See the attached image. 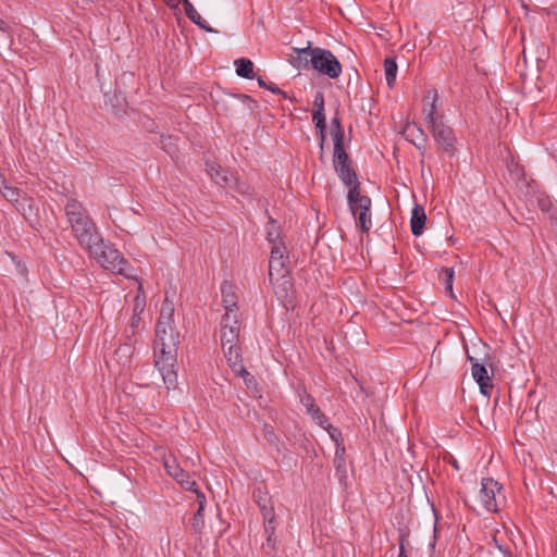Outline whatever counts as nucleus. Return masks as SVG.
<instances>
[{
    "label": "nucleus",
    "instance_id": "f257e3e1",
    "mask_svg": "<svg viewBox=\"0 0 557 557\" xmlns=\"http://www.w3.org/2000/svg\"><path fill=\"white\" fill-rule=\"evenodd\" d=\"M174 305L166 297L160 310L156 325V339L153 345L154 367L162 376L168 389H174L177 385V349L180 333L174 326Z\"/></svg>",
    "mask_w": 557,
    "mask_h": 557
},
{
    "label": "nucleus",
    "instance_id": "f03ea898",
    "mask_svg": "<svg viewBox=\"0 0 557 557\" xmlns=\"http://www.w3.org/2000/svg\"><path fill=\"white\" fill-rule=\"evenodd\" d=\"M347 205L356 220V225L362 233H368L372 227V200L369 196L361 194V184H355L348 189Z\"/></svg>",
    "mask_w": 557,
    "mask_h": 557
},
{
    "label": "nucleus",
    "instance_id": "7ed1b4c3",
    "mask_svg": "<svg viewBox=\"0 0 557 557\" xmlns=\"http://www.w3.org/2000/svg\"><path fill=\"white\" fill-rule=\"evenodd\" d=\"M97 248V250L91 249L89 253L102 268L116 274L129 276L131 263L109 242L102 239Z\"/></svg>",
    "mask_w": 557,
    "mask_h": 557
},
{
    "label": "nucleus",
    "instance_id": "20e7f679",
    "mask_svg": "<svg viewBox=\"0 0 557 557\" xmlns=\"http://www.w3.org/2000/svg\"><path fill=\"white\" fill-rule=\"evenodd\" d=\"M332 162L335 173L348 189L352 188L355 184H361L354 169L352 160L345 149V145L334 146Z\"/></svg>",
    "mask_w": 557,
    "mask_h": 557
},
{
    "label": "nucleus",
    "instance_id": "39448f33",
    "mask_svg": "<svg viewBox=\"0 0 557 557\" xmlns=\"http://www.w3.org/2000/svg\"><path fill=\"white\" fill-rule=\"evenodd\" d=\"M309 61H311V69L332 79L338 78L342 74V64L331 50L314 47Z\"/></svg>",
    "mask_w": 557,
    "mask_h": 557
},
{
    "label": "nucleus",
    "instance_id": "423d86ee",
    "mask_svg": "<svg viewBox=\"0 0 557 557\" xmlns=\"http://www.w3.org/2000/svg\"><path fill=\"white\" fill-rule=\"evenodd\" d=\"M72 233L77 239L79 246L87 249L88 252L91 249L97 250V245L103 239L97 225L91 219L74 225Z\"/></svg>",
    "mask_w": 557,
    "mask_h": 557
},
{
    "label": "nucleus",
    "instance_id": "0eeeda50",
    "mask_svg": "<svg viewBox=\"0 0 557 557\" xmlns=\"http://www.w3.org/2000/svg\"><path fill=\"white\" fill-rule=\"evenodd\" d=\"M440 147L445 153L449 157L455 156L456 153V143L457 138L455 136L454 129L447 125L444 121H440L438 123H434V125L428 127Z\"/></svg>",
    "mask_w": 557,
    "mask_h": 557
},
{
    "label": "nucleus",
    "instance_id": "6e6552de",
    "mask_svg": "<svg viewBox=\"0 0 557 557\" xmlns=\"http://www.w3.org/2000/svg\"><path fill=\"white\" fill-rule=\"evenodd\" d=\"M502 488V485H499V483L494 479H482L479 497L482 506L486 511L497 512L499 510L497 504V494L500 493Z\"/></svg>",
    "mask_w": 557,
    "mask_h": 557
},
{
    "label": "nucleus",
    "instance_id": "1a4fd4ad",
    "mask_svg": "<svg viewBox=\"0 0 557 557\" xmlns=\"http://www.w3.org/2000/svg\"><path fill=\"white\" fill-rule=\"evenodd\" d=\"M288 259H277L275 257H270L269 260V278L272 285L275 284V281L282 280V292L284 296L287 294V285L292 286L290 281L286 277L289 273V269L287 267ZM275 294L280 297H283L280 290H275Z\"/></svg>",
    "mask_w": 557,
    "mask_h": 557
},
{
    "label": "nucleus",
    "instance_id": "9d476101",
    "mask_svg": "<svg viewBox=\"0 0 557 557\" xmlns=\"http://www.w3.org/2000/svg\"><path fill=\"white\" fill-rule=\"evenodd\" d=\"M467 358L471 363V373L474 381L479 384L480 392L484 396L491 397L493 384L485 366L480 363L476 358L470 356L469 354Z\"/></svg>",
    "mask_w": 557,
    "mask_h": 557
},
{
    "label": "nucleus",
    "instance_id": "9b49d317",
    "mask_svg": "<svg viewBox=\"0 0 557 557\" xmlns=\"http://www.w3.org/2000/svg\"><path fill=\"white\" fill-rule=\"evenodd\" d=\"M65 215L67 218V221L71 225V228L74 227V225H77L84 221L89 220V215L87 210L84 208V206L77 201L76 199H69L65 207H64Z\"/></svg>",
    "mask_w": 557,
    "mask_h": 557
},
{
    "label": "nucleus",
    "instance_id": "f8f14e48",
    "mask_svg": "<svg viewBox=\"0 0 557 557\" xmlns=\"http://www.w3.org/2000/svg\"><path fill=\"white\" fill-rule=\"evenodd\" d=\"M312 54L313 48L310 41L306 48H292L289 63L297 70H309L311 69V61L309 60L312 58Z\"/></svg>",
    "mask_w": 557,
    "mask_h": 557
},
{
    "label": "nucleus",
    "instance_id": "ddd939ff",
    "mask_svg": "<svg viewBox=\"0 0 557 557\" xmlns=\"http://www.w3.org/2000/svg\"><path fill=\"white\" fill-rule=\"evenodd\" d=\"M164 466L169 475L175 479L186 491L194 490L197 486L196 481L191 480L189 474L176 463L175 459L166 460Z\"/></svg>",
    "mask_w": 557,
    "mask_h": 557
},
{
    "label": "nucleus",
    "instance_id": "4468645a",
    "mask_svg": "<svg viewBox=\"0 0 557 557\" xmlns=\"http://www.w3.org/2000/svg\"><path fill=\"white\" fill-rule=\"evenodd\" d=\"M438 99L437 91L429 90L428 95L424 97V113H425V121L428 124V127L434 125V123H438L440 121H443V116L436 114V101Z\"/></svg>",
    "mask_w": 557,
    "mask_h": 557
},
{
    "label": "nucleus",
    "instance_id": "2eb2a0df",
    "mask_svg": "<svg viewBox=\"0 0 557 557\" xmlns=\"http://www.w3.org/2000/svg\"><path fill=\"white\" fill-rule=\"evenodd\" d=\"M252 498L260 508L263 518L270 519L274 513L271 497L265 487L258 486L252 492Z\"/></svg>",
    "mask_w": 557,
    "mask_h": 557
},
{
    "label": "nucleus",
    "instance_id": "dca6fc26",
    "mask_svg": "<svg viewBox=\"0 0 557 557\" xmlns=\"http://www.w3.org/2000/svg\"><path fill=\"white\" fill-rule=\"evenodd\" d=\"M221 295L225 312H238L237 296L234 292L233 285L224 281L221 285Z\"/></svg>",
    "mask_w": 557,
    "mask_h": 557
},
{
    "label": "nucleus",
    "instance_id": "f3484780",
    "mask_svg": "<svg viewBox=\"0 0 557 557\" xmlns=\"http://www.w3.org/2000/svg\"><path fill=\"white\" fill-rule=\"evenodd\" d=\"M426 215L421 205H416L411 211L410 227L414 236H420L425 226Z\"/></svg>",
    "mask_w": 557,
    "mask_h": 557
},
{
    "label": "nucleus",
    "instance_id": "a211bd4d",
    "mask_svg": "<svg viewBox=\"0 0 557 557\" xmlns=\"http://www.w3.org/2000/svg\"><path fill=\"white\" fill-rule=\"evenodd\" d=\"M346 450L344 445H337L334 456V467L336 475L342 484L346 485L347 481V463H346Z\"/></svg>",
    "mask_w": 557,
    "mask_h": 557
},
{
    "label": "nucleus",
    "instance_id": "6ab92c4d",
    "mask_svg": "<svg viewBox=\"0 0 557 557\" xmlns=\"http://www.w3.org/2000/svg\"><path fill=\"white\" fill-rule=\"evenodd\" d=\"M222 348L227 363L233 372H236L240 368L245 367L243 363L242 349L237 344L227 345Z\"/></svg>",
    "mask_w": 557,
    "mask_h": 557
},
{
    "label": "nucleus",
    "instance_id": "aec40b11",
    "mask_svg": "<svg viewBox=\"0 0 557 557\" xmlns=\"http://www.w3.org/2000/svg\"><path fill=\"white\" fill-rule=\"evenodd\" d=\"M184 10L187 17L199 28L208 33H218L215 29L209 26V24L201 17V15L189 1H185Z\"/></svg>",
    "mask_w": 557,
    "mask_h": 557
},
{
    "label": "nucleus",
    "instance_id": "412c9836",
    "mask_svg": "<svg viewBox=\"0 0 557 557\" xmlns=\"http://www.w3.org/2000/svg\"><path fill=\"white\" fill-rule=\"evenodd\" d=\"M297 394L299 401L306 407L308 414L312 417L313 414L320 413V408L315 405L314 398L307 392L304 385L297 386Z\"/></svg>",
    "mask_w": 557,
    "mask_h": 557
},
{
    "label": "nucleus",
    "instance_id": "4be33fe9",
    "mask_svg": "<svg viewBox=\"0 0 557 557\" xmlns=\"http://www.w3.org/2000/svg\"><path fill=\"white\" fill-rule=\"evenodd\" d=\"M330 129L334 146L345 145V131L338 116V112H336L332 117Z\"/></svg>",
    "mask_w": 557,
    "mask_h": 557
},
{
    "label": "nucleus",
    "instance_id": "5701e85b",
    "mask_svg": "<svg viewBox=\"0 0 557 557\" xmlns=\"http://www.w3.org/2000/svg\"><path fill=\"white\" fill-rule=\"evenodd\" d=\"M235 72L239 77L255 78L253 62L250 59L239 58L234 61Z\"/></svg>",
    "mask_w": 557,
    "mask_h": 557
},
{
    "label": "nucleus",
    "instance_id": "b1692460",
    "mask_svg": "<svg viewBox=\"0 0 557 557\" xmlns=\"http://www.w3.org/2000/svg\"><path fill=\"white\" fill-rule=\"evenodd\" d=\"M397 70L398 66L394 58L388 57L384 60L385 79L389 88H392L395 84Z\"/></svg>",
    "mask_w": 557,
    "mask_h": 557
},
{
    "label": "nucleus",
    "instance_id": "393cba45",
    "mask_svg": "<svg viewBox=\"0 0 557 557\" xmlns=\"http://www.w3.org/2000/svg\"><path fill=\"white\" fill-rule=\"evenodd\" d=\"M226 186L235 189L238 194L246 197H251L253 195V187L249 183L240 181L233 175L230 176V185Z\"/></svg>",
    "mask_w": 557,
    "mask_h": 557
},
{
    "label": "nucleus",
    "instance_id": "a878e982",
    "mask_svg": "<svg viewBox=\"0 0 557 557\" xmlns=\"http://www.w3.org/2000/svg\"><path fill=\"white\" fill-rule=\"evenodd\" d=\"M239 337V326H234L231 329H223L221 326V343L222 347H225L227 345H234L238 343Z\"/></svg>",
    "mask_w": 557,
    "mask_h": 557
},
{
    "label": "nucleus",
    "instance_id": "bb28decb",
    "mask_svg": "<svg viewBox=\"0 0 557 557\" xmlns=\"http://www.w3.org/2000/svg\"><path fill=\"white\" fill-rule=\"evenodd\" d=\"M267 239L270 244L281 243L280 225L276 220L269 216L267 225Z\"/></svg>",
    "mask_w": 557,
    "mask_h": 557
},
{
    "label": "nucleus",
    "instance_id": "cd10ccee",
    "mask_svg": "<svg viewBox=\"0 0 557 557\" xmlns=\"http://www.w3.org/2000/svg\"><path fill=\"white\" fill-rule=\"evenodd\" d=\"M275 515H273L270 519L263 518L264 521V532L267 534V546L274 548L276 543L275 536Z\"/></svg>",
    "mask_w": 557,
    "mask_h": 557
},
{
    "label": "nucleus",
    "instance_id": "c85d7f7f",
    "mask_svg": "<svg viewBox=\"0 0 557 557\" xmlns=\"http://www.w3.org/2000/svg\"><path fill=\"white\" fill-rule=\"evenodd\" d=\"M208 172L212 178H216L218 184L222 186L230 185V176H227V172L222 166L211 164Z\"/></svg>",
    "mask_w": 557,
    "mask_h": 557
},
{
    "label": "nucleus",
    "instance_id": "c756f323",
    "mask_svg": "<svg viewBox=\"0 0 557 557\" xmlns=\"http://www.w3.org/2000/svg\"><path fill=\"white\" fill-rule=\"evenodd\" d=\"M0 193L8 201L14 203L18 201L21 190L17 187L9 185L7 181H2Z\"/></svg>",
    "mask_w": 557,
    "mask_h": 557
},
{
    "label": "nucleus",
    "instance_id": "7c9ffc66",
    "mask_svg": "<svg viewBox=\"0 0 557 557\" xmlns=\"http://www.w3.org/2000/svg\"><path fill=\"white\" fill-rule=\"evenodd\" d=\"M262 432H263L264 440L268 442V444L275 447L277 453H282V449L280 447V440L274 432V428L269 423H264L263 428H262Z\"/></svg>",
    "mask_w": 557,
    "mask_h": 557
},
{
    "label": "nucleus",
    "instance_id": "2f4dec72",
    "mask_svg": "<svg viewBox=\"0 0 557 557\" xmlns=\"http://www.w3.org/2000/svg\"><path fill=\"white\" fill-rule=\"evenodd\" d=\"M144 329V323L141 317H137V314H132L128 329H126V337L132 344V337L138 334Z\"/></svg>",
    "mask_w": 557,
    "mask_h": 557
},
{
    "label": "nucleus",
    "instance_id": "473e14b6",
    "mask_svg": "<svg viewBox=\"0 0 557 557\" xmlns=\"http://www.w3.org/2000/svg\"><path fill=\"white\" fill-rule=\"evenodd\" d=\"M234 374L237 375V376H240L243 379L245 385L248 388H252V387H256L258 385L257 380L255 379V376L250 372H248L245 367H243L239 370H237L236 372H234Z\"/></svg>",
    "mask_w": 557,
    "mask_h": 557
},
{
    "label": "nucleus",
    "instance_id": "72a5a7b5",
    "mask_svg": "<svg viewBox=\"0 0 557 557\" xmlns=\"http://www.w3.org/2000/svg\"><path fill=\"white\" fill-rule=\"evenodd\" d=\"M233 325L239 326L238 312H225L222 315L221 326H223V329H231Z\"/></svg>",
    "mask_w": 557,
    "mask_h": 557
},
{
    "label": "nucleus",
    "instance_id": "f704fd0d",
    "mask_svg": "<svg viewBox=\"0 0 557 557\" xmlns=\"http://www.w3.org/2000/svg\"><path fill=\"white\" fill-rule=\"evenodd\" d=\"M203 511H205V509H202V507L199 506L197 511L195 512V515L193 517V521H191L193 529L197 533H201V531H202V529L205 527Z\"/></svg>",
    "mask_w": 557,
    "mask_h": 557
},
{
    "label": "nucleus",
    "instance_id": "c9c22d12",
    "mask_svg": "<svg viewBox=\"0 0 557 557\" xmlns=\"http://www.w3.org/2000/svg\"><path fill=\"white\" fill-rule=\"evenodd\" d=\"M258 85L260 88H264V89H268L270 90L271 92L273 94H276V95H281L283 96L284 98H288L287 94L282 90L281 88H278L275 84L273 83H267L262 77H258Z\"/></svg>",
    "mask_w": 557,
    "mask_h": 557
},
{
    "label": "nucleus",
    "instance_id": "e433bc0d",
    "mask_svg": "<svg viewBox=\"0 0 557 557\" xmlns=\"http://www.w3.org/2000/svg\"><path fill=\"white\" fill-rule=\"evenodd\" d=\"M271 245V256L275 257L277 259H288V256L286 255V247L283 242L270 244Z\"/></svg>",
    "mask_w": 557,
    "mask_h": 557
},
{
    "label": "nucleus",
    "instance_id": "4c0bfd02",
    "mask_svg": "<svg viewBox=\"0 0 557 557\" xmlns=\"http://www.w3.org/2000/svg\"><path fill=\"white\" fill-rule=\"evenodd\" d=\"M416 132L419 133L420 138L418 140H412V144L420 151L421 156L424 157L426 148V137L422 128L416 127Z\"/></svg>",
    "mask_w": 557,
    "mask_h": 557
},
{
    "label": "nucleus",
    "instance_id": "58836bf2",
    "mask_svg": "<svg viewBox=\"0 0 557 557\" xmlns=\"http://www.w3.org/2000/svg\"><path fill=\"white\" fill-rule=\"evenodd\" d=\"M146 306V298L144 294H138L134 298V307H133V314H137V317H140Z\"/></svg>",
    "mask_w": 557,
    "mask_h": 557
},
{
    "label": "nucleus",
    "instance_id": "ea45409f",
    "mask_svg": "<svg viewBox=\"0 0 557 557\" xmlns=\"http://www.w3.org/2000/svg\"><path fill=\"white\" fill-rule=\"evenodd\" d=\"M445 274L444 285L447 290L453 293V281H454V269L453 268H444L443 270Z\"/></svg>",
    "mask_w": 557,
    "mask_h": 557
},
{
    "label": "nucleus",
    "instance_id": "a19ab883",
    "mask_svg": "<svg viewBox=\"0 0 557 557\" xmlns=\"http://www.w3.org/2000/svg\"><path fill=\"white\" fill-rule=\"evenodd\" d=\"M233 97L239 99L244 104H247L250 110H253L257 107V101L248 95L235 94Z\"/></svg>",
    "mask_w": 557,
    "mask_h": 557
},
{
    "label": "nucleus",
    "instance_id": "79ce46f5",
    "mask_svg": "<svg viewBox=\"0 0 557 557\" xmlns=\"http://www.w3.org/2000/svg\"><path fill=\"white\" fill-rule=\"evenodd\" d=\"M537 202L543 212H548L553 208V201L548 196L540 197Z\"/></svg>",
    "mask_w": 557,
    "mask_h": 557
},
{
    "label": "nucleus",
    "instance_id": "37998d69",
    "mask_svg": "<svg viewBox=\"0 0 557 557\" xmlns=\"http://www.w3.org/2000/svg\"><path fill=\"white\" fill-rule=\"evenodd\" d=\"M326 430H327V432H329V434H330L331 438L336 443V446H337V445H342V444L339 443V441H341V438H342V433H341V431H339L337 428L332 426L331 424H327V429H326Z\"/></svg>",
    "mask_w": 557,
    "mask_h": 557
},
{
    "label": "nucleus",
    "instance_id": "c03bdc74",
    "mask_svg": "<svg viewBox=\"0 0 557 557\" xmlns=\"http://www.w3.org/2000/svg\"><path fill=\"white\" fill-rule=\"evenodd\" d=\"M314 110L324 111V95L322 91H318L313 99Z\"/></svg>",
    "mask_w": 557,
    "mask_h": 557
},
{
    "label": "nucleus",
    "instance_id": "a18cd8bd",
    "mask_svg": "<svg viewBox=\"0 0 557 557\" xmlns=\"http://www.w3.org/2000/svg\"><path fill=\"white\" fill-rule=\"evenodd\" d=\"M313 421L322 426L323 429H327L329 419L325 417V414L320 410V413L312 416Z\"/></svg>",
    "mask_w": 557,
    "mask_h": 557
},
{
    "label": "nucleus",
    "instance_id": "49530a36",
    "mask_svg": "<svg viewBox=\"0 0 557 557\" xmlns=\"http://www.w3.org/2000/svg\"><path fill=\"white\" fill-rule=\"evenodd\" d=\"M191 491L197 495L198 507L201 506L202 509H205L207 503L205 494L197 486H195Z\"/></svg>",
    "mask_w": 557,
    "mask_h": 557
},
{
    "label": "nucleus",
    "instance_id": "de8ad7c7",
    "mask_svg": "<svg viewBox=\"0 0 557 557\" xmlns=\"http://www.w3.org/2000/svg\"><path fill=\"white\" fill-rule=\"evenodd\" d=\"M312 121L313 123L326 122L324 111L313 110Z\"/></svg>",
    "mask_w": 557,
    "mask_h": 557
},
{
    "label": "nucleus",
    "instance_id": "09e8293b",
    "mask_svg": "<svg viewBox=\"0 0 557 557\" xmlns=\"http://www.w3.org/2000/svg\"><path fill=\"white\" fill-rule=\"evenodd\" d=\"M407 544L406 535L403 534L399 540V554L398 557H408L405 545Z\"/></svg>",
    "mask_w": 557,
    "mask_h": 557
},
{
    "label": "nucleus",
    "instance_id": "8fccbe9b",
    "mask_svg": "<svg viewBox=\"0 0 557 557\" xmlns=\"http://www.w3.org/2000/svg\"><path fill=\"white\" fill-rule=\"evenodd\" d=\"M318 137H319V146H320L321 157H322L324 144H325V139H326V133H318Z\"/></svg>",
    "mask_w": 557,
    "mask_h": 557
},
{
    "label": "nucleus",
    "instance_id": "3c124183",
    "mask_svg": "<svg viewBox=\"0 0 557 557\" xmlns=\"http://www.w3.org/2000/svg\"><path fill=\"white\" fill-rule=\"evenodd\" d=\"M318 133H326V122L314 123Z\"/></svg>",
    "mask_w": 557,
    "mask_h": 557
},
{
    "label": "nucleus",
    "instance_id": "603ef678",
    "mask_svg": "<svg viewBox=\"0 0 557 557\" xmlns=\"http://www.w3.org/2000/svg\"><path fill=\"white\" fill-rule=\"evenodd\" d=\"M8 28V24L0 17V30L5 32Z\"/></svg>",
    "mask_w": 557,
    "mask_h": 557
},
{
    "label": "nucleus",
    "instance_id": "864d4df0",
    "mask_svg": "<svg viewBox=\"0 0 557 557\" xmlns=\"http://www.w3.org/2000/svg\"><path fill=\"white\" fill-rule=\"evenodd\" d=\"M174 0H166V3L170 4L172 3Z\"/></svg>",
    "mask_w": 557,
    "mask_h": 557
}]
</instances>
